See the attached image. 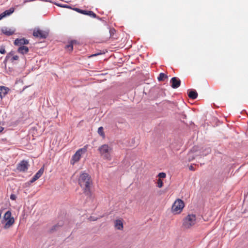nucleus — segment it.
<instances>
[{
	"label": "nucleus",
	"instance_id": "nucleus-1",
	"mask_svg": "<svg viewBox=\"0 0 248 248\" xmlns=\"http://www.w3.org/2000/svg\"><path fill=\"white\" fill-rule=\"evenodd\" d=\"M78 184L83 188L85 193L88 194L90 193V187L92 184V180L88 173L84 171L81 172L78 178Z\"/></svg>",
	"mask_w": 248,
	"mask_h": 248
},
{
	"label": "nucleus",
	"instance_id": "nucleus-2",
	"mask_svg": "<svg viewBox=\"0 0 248 248\" xmlns=\"http://www.w3.org/2000/svg\"><path fill=\"white\" fill-rule=\"evenodd\" d=\"M101 157L107 161L112 159V147L108 144H105L100 146L98 149Z\"/></svg>",
	"mask_w": 248,
	"mask_h": 248
},
{
	"label": "nucleus",
	"instance_id": "nucleus-3",
	"mask_svg": "<svg viewBox=\"0 0 248 248\" xmlns=\"http://www.w3.org/2000/svg\"><path fill=\"white\" fill-rule=\"evenodd\" d=\"M185 207L184 202L180 199H177L173 203L171 207V212L174 215L180 214Z\"/></svg>",
	"mask_w": 248,
	"mask_h": 248
},
{
	"label": "nucleus",
	"instance_id": "nucleus-4",
	"mask_svg": "<svg viewBox=\"0 0 248 248\" xmlns=\"http://www.w3.org/2000/svg\"><path fill=\"white\" fill-rule=\"evenodd\" d=\"M196 220V217L195 215H188L183 219V227L185 229H189L195 224Z\"/></svg>",
	"mask_w": 248,
	"mask_h": 248
},
{
	"label": "nucleus",
	"instance_id": "nucleus-5",
	"mask_svg": "<svg viewBox=\"0 0 248 248\" xmlns=\"http://www.w3.org/2000/svg\"><path fill=\"white\" fill-rule=\"evenodd\" d=\"M3 220L6 221L4 225V228L5 229L10 228L15 223L14 218L11 216V212L10 211H8L5 213Z\"/></svg>",
	"mask_w": 248,
	"mask_h": 248
},
{
	"label": "nucleus",
	"instance_id": "nucleus-6",
	"mask_svg": "<svg viewBox=\"0 0 248 248\" xmlns=\"http://www.w3.org/2000/svg\"><path fill=\"white\" fill-rule=\"evenodd\" d=\"M33 35L40 39H46L48 35V31L39 28H35L33 30Z\"/></svg>",
	"mask_w": 248,
	"mask_h": 248
},
{
	"label": "nucleus",
	"instance_id": "nucleus-7",
	"mask_svg": "<svg viewBox=\"0 0 248 248\" xmlns=\"http://www.w3.org/2000/svg\"><path fill=\"white\" fill-rule=\"evenodd\" d=\"M87 146H84L83 148L78 149L72 156V160L74 163L78 161L82 155L85 154L87 152Z\"/></svg>",
	"mask_w": 248,
	"mask_h": 248
},
{
	"label": "nucleus",
	"instance_id": "nucleus-8",
	"mask_svg": "<svg viewBox=\"0 0 248 248\" xmlns=\"http://www.w3.org/2000/svg\"><path fill=\"white\" fill-rule=\"evenodd\" d=\"M29 165L28 161L22 160L18 164L16 169L19 171L25 172L28 170Z\"/></svg>",
	"mask_w": 248,
	"mask_h": 248
},
{
	"label": "nucleus",
	"instance_id": "nucleus-9",
	"mask_svg": "<svg viewBox=\"0 0 248 248\" xmlns=\"http://www.w3.org/2000/svg\"><path fill=\"white\" fill-rule=\"evenodd\" d=\"M74 10L78 13L87 15L92 17L95 18L96 17V15L92 11L81 10L78 8H75Z\"/></svg>",
	"mask_w": 248,
	"mask_h": 248
},
{
	"label": "nucleus",
	"instance_id": "nucleus-10",
	"mask_svg": "<svg viewBox=\"0 0 248 248\" xmlns=\"http://www.w3.org/2000/svg\"><path fill=\"white\" fill-rule=\"evenodd\" d=\"M29 43V40H28L27 39H26L24 38H20V39L17 38L15 40L14 44L16 46H23L24 45L28 44Z\"/></svg>",
	"mask_w": 248,
	"mask_h": 248
},
{
	"label": "nucleus",
	"instance_id": "nucleus-11",
	"mask_svg": "<svg viewBox=\"0 0 248 248\" xmlns=\"http://www.w3.org/2000/svg\"><path fill=\"white\" fill-rule=\"evenodd\" d=\"M16 29L14 28H9L4 27L1 29V32L7 36H10L15 33Z\"/></svg>",
	"mask_w": 248,
	"mask_h": 248
},
{
	"label": "nucleus",
	"instance_id": "nucleus-12",
	"mask_svg": "<svg viewBox=\"0 0 248 248\" xmlns=\"http://www.w3.org/2000/svg\"><path fill=\"white\" fill-rule=\"evenodd\" d=\"M172 88L176 89L180 86L181 80L177 77L172 78L170 81Z\"/></svg>",
	"mask_w": 248,
	"mask_h": 248
},
{
	"label": "nucleus",
	"instance_id": "nucleus-13",
	"mask_svg": "<svg viewBox=\"0 0 248 248\" xmlns=\"http://www.w3.org/2000/svg\"><path fill=\"white\" fill-rule=\"evenodd\" d=\"M10 91V89L7 87L0 86V98L2 99Z\"/></svg>",
	"mask_w": 248,
	"mask_h": 248
},
{
	"label": "nucleus",
	"instance_id": "nucleus-14",
	"mask_svg": "<svg viewBox=\"0 0 248 248\" xmlns=\"http://www.w3.org/2000/svg\"><path fill=\"white\" fill-rule=\"evenodd\" d=\"M44 171V169L43 167L41 168L33 176L32 178L30 181L31 183H33L35 181H36L38 179H39L43 174Z\"/></svg>",
	"mask_w": 248,
	"mask_h": 248
},
{
	"label": "nucleus",
	"instance_id": "nucleus-15",
	"mask_svg": "<svg viewBox=\"0 0 248 248\" xmlns=\"http://www.w3.org/2000/svg\"><path fill=\"white\" fill-rule=\"evenodd\" d=\"M114 227L117 230H123L124 229L123 219H116L115 220Z\"/></svg>",
	"mask_w": 248,
	"mask_h": 248
},
{
	"label": "nucleus",
	"instance_id": "nucleus-16",
	"mask_svg": "<svg viewBox=\"0 0 248 248\" xmlns=\"http://www.w3.org/2000/svg\"><path fill=\"white\" fill-rule=\"evenodd\" d=\"M14 11V9L11 8L9 10L5 11L4 12L0 14V20H1L3 18L5 17L6 16H10L12 14Z\"/></svg>",
	"mask_w": 248,
	"mask_h": 248
},
{
	"label": "nucleus",
	"instance_id": "nucleus-17",
	"mask_svg": "<svg viewBox=\"0 0 248 248\" xmlns=\"http://www.w3.org/2000/svg\"><path fill=\"white\" fill-rule=\"evenodd\" d=\"M17 51L22 54H27L29 52V48L27 46H21L18 48Z\"/></svg>",
	"mask_w": 248,
	"mask_h": 248
},
{
	"label": "nucleus",
	"instance_id": "nucleus-18",
	"mask_svg": "<svg viewBox=\"0 0 248 248\" xmlns=\"http://www.w3.org/2000/svg\"><path fill=\"white\" fill-rule=\"evenodd\" d=\"M188 96L190 98L195 99L197 98L198 96V93L196 91H190L188 93Z\"/></svg>",
	"mask_w": 248,
	"mask_h": 248
},
{
	"label": "nucleus",
	"instance_id": "nucleus-19",
	"mask_svg": "<svg viewBox=\"0 0 248 248\" xmlns=\"http://www.w3.org/2000/svg\"><path fill=\"white\" fill-rule=\"evenodd\" d=\"M75 44H76V41H71L69 45H66V48L69 50L72 51L73 49V46Z\"/></svg>",
	"mask_w": 248,
	"mask_h": 248
},
{
	"label": "nucleus",
	"instance_id": "nucleus-20",
	"mask_svg": "<svg viewBox=\"0 0 248 248\" xmlns=\"http://www.w3.org/2000/svg\"><path fill=\"white\" fill-rule=\"evenodd\" d=\"M167 78V76L164 73H161L159 74L158 77L157 78L158 80L159 81H163L165 79Z\"/></svg>",
	"mask_w": 248,
	"mask_h": 248
},
{
	"label": "nucleus",
	"instance_id": "nucleus-21",
	"mask_svg": "<svg viewBox=\"0 0 248 248\" xmlns=\"http://www.w3.org/2000/svg\"><path fill=\"white\" fill-rule=\"evenodd\" d=\"M98 133L99 135H100L101 136H102V137H104L105 136V134H104V131H103V127H100L98 128Z\"/></svg>",
	"mask_w": 248,
	"mask_h": 248
},
{
	"label": "nucleus",
	"instance_id": "nucleus-22",
	"mask_svg": "<svg viewBox=\"0 0 248 248\" xmlns=\"http://www.w3.org/2000/svg\"><path fill=\"white\" fill-rule=\"evenodd\" d=\"M157 183V186L159 188H161L163 186V183L161 179L159 178L158 179Z\"/></svg>",
	"mask_w": 248,
	"mask_h": 248
},
{
	"label": "nucleus",
	"instance_id": "nucleus-23",
	"mask_svg": "<svg viewBox=\"0 0 248 248\" xmlns=\"http://www.w3.org/2000/svg\"><path fill=\"white\" fill-rule=\"evenodd\" d=\"M158 176L159 177L160 179V178H164L166 177V174L164 172H160L158 174Z\"/></svg>",
	"mask_w": 248,
	"mask_h": 248
},
{
	"label": "nucleus",
	"instance_id": "nucleus-24",
	"mask_svg": "<svg viewBox=\"0 0 248 248\" xmlns=\"http://www.w3.org/2000/svg\"><path fill=\"white\" fill-rule=\"evenodd\" d=\"M18 56L17 55H15V56H14L12 59H11V61L12 62H13L14 61H16V60H17L18 59Z\"/></svg>",
	"mask_w": 248,
	"mask_h": 248
},
{
	"label": "nucleus",
	"instance_id": "nucleus-25",
	"mask_svg": "<svg viewBox=\"0 0 248 248\" xmlns=\"http://www.w3.org/2000/svg\"><path fill=\"white\" fill-rule=\"evenodd\" d=\"M10 199L12 200H15L16 199V196L15 194H11L10 195Z\"/></svg>",
	"mask_w": 248,
	"mask_h": 248
},
{
	"label": "nucleus",
	"instance_id": "nucleus-26",
	"mask_svg": "<svg viewBox=\"0 0 248 248\" xmlns=\"http://www.w3.org/2000/svg\"><path fill=\"white\" fill-rule=\"evenodd\" d=\"M5 52H6V51H5L4 49L1 48V49H0V53L1 54H5Z\"/></svg>",
	"mask_w": 248,
	"mask_h": 248
},
{
	"label": "nucleus",
	"instance_id": "nucleus-27",
	"mask_svg": "<svg viewBox=\"0 0 248 248\" xmlns=\"http://www.w3.org/2000/svg\"><path fill=\"white\" fill-rule=\"evenodd\" d=\"M189 170H193L194 169H193V168L192 166H191L190 167H189Z\"/></svg>",
	"mask_w": 248,
	"mask_h": 248
},
{
	"label": "nucleus",
	"instance_id": "nucleus-28",
	"mask_svg": "<svg viewBox=\"0 0 248 248\" xmlns=\"http://www.w3.org/2000/svg\"><path fill=\"white\" fill-rule=\"evenodd\" d=\"M1 214H2V211L0 210V219L1 218Z\"/></svg>",
	"mask_w": 248,
	"mask_h": 248
},
{
	"label": "nucleus",
	"instance_id": "nucleus-29",
	"mask_svg": "<svg viewBox=\"0 0 248 248\" xmlns=\"http://www.w3.org/2000/svg\"><path fill=\"white\" fill-rule=\"evenodd\" d=\"M211 152V150H209V151L208 152V153H209V152Z\"/></svg>",
	"mask_w": 248,
	"mask_h": 248
}]
</instances>
